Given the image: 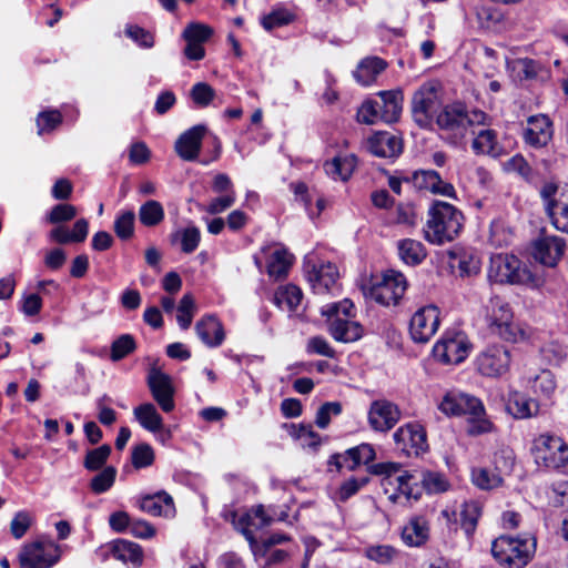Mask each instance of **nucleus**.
Listing matches in <instances>:
<instances>
[{"mask_svg":"<svg viewBox=\"0 0 568 568\" xmlns=\"http://www.w3.org/2000/svg\"><path fill=\"white\" fill-rule=\"evenodd\" d=\"M148 386L153 399L164 413H170L174 409L175 389L168 374L158 368H151L148 375Z\"/></svg>","mask_w":568,"mask_h":568,"instance_id":"6ab92c4d","label":"nucleus"},{"mask_svg":"<svg viewBox=\"0 0 568 568\" xmlns=\"http://www.w3.org/2000/svg\"><path fill=\"white\" fill-rule=\"evenodd\" d=\"M321 313L327 317L328 331L335 341L352 343L363 336V326L353 321L355 313L352 301L345 298L337 303L326 304L322 307Z\"/></svg>","mask_w":568,"mask_h":568,"instance_id":"423d86ee","label":"nucleus"},{"mask_svg":"<svg viewBox=\"0 0 568 568\" xmlns=\"http://www.w3.org/2000/svg\"><path fill=\"white\" fill-rule=\"evenodd\" d=\"M438 408L446 415L469 416L468 434L480 435L491 429V423L484 417L483 403L475 396L464 393H448L440 402Z\"/></svg>","mask_w":568,"mask_h":568,"instance_id":"39448f33","label":"nucleus"},{"mask_svg":"<svg viewBox=\"0 0 568 568\" xmlns=\"http://www.w3.org/2000/svg\"><path fill=\"white\" fill-rule=\"evenodd\" d=\"M31 516L27 511H18L10 523V531L16 539L22 538L31 526Z\"/></svg>","mask_w":568,"mask_h":568,"instance_id":"338daca9","label":"nucleus"},{"mask_svg":"<svg viewBox=\"0 0 568 568\" xmlns=\"http://www.w3.org/2000/svg\"><path fill=\"white\" fill-rule=\"evenodd\" d=\"M294 20V14L286 9H276L264 16L261 20L263 28L271 31L275 28L287 26Z\"/></svg>","mask_w":568,"mask_h":568,"instance_id":"8fccbe9b","label":"nucleus"},{"mask_svg":"<svg viewBox=\"0 0 568 568\" xmlns=\"http://www.w3.org/2000/svg\"><path fill=\"white\" fill-rule=\"evenodd\" d=\"M303 293L300 287L288 284L275 293V302L278 306L285 305L288 311H295L301 304Z\"/></svg>","mask_w":568,"mask_h":568,"instance_id":"37998d69","label":"nucleus"},{"mask_svg":"<svg viewBox=\"0 0 568 568\" xmlns=\"http://www.w3.org/2000/svg\"><path fill=\"white\" fill-rule=\"evenodd\" d=\"M367 418L372 429L386 433L399 422L400 409L390 400L376 399L371 403Z\"/></svg>","mask_w":568,"mask_h":568,"instance_id":"a211bd4d","label":"nucleus"},{"mask_svg":"<svg viewBox=\"0 0 568 568\" xmlns=\"http://www.w3.org/2000/svg\"><path fill=\"white\" fill-rule=\"evenodd\" d=\"M140 508L151 516L171 517L175 513L173 498L164 490L144 496L140 500Z\"/></svg>","mask_w":568,"mask_h":568,"instance_id":"cd10ccee","label":"nucleus"},{"mask_svg":"<svg viewBox=\"0 0 568 568\" xmlns=\"http://www.w3.org/2000/svg\"><path fill=\"white\" fill-rule=\"evenodd\" d=\"M469 343L462 334L445 336L433 348L434 356L444 364H459L469 353Z\"/></svg>","mask_w":568,"mask_h":568,"instance_id":"412c9836","label":"nucleus"},{"mask_svg":"<svg viewBox=\"0 0 568 568\" xmlns=\"http://www.w3.org/2000/svg\"><path fill=\"white\" fill-rule=\"evenodd\" d=\"M134 220L135 214L133 211H125L116 216L114 221V232L119 239L126 241L133 236Z\"/></svg>","mask_w":568,"mask_h":568,"instance_id":"49530a36","label":"nucleus"},{"mask_svg":"<svg viewBox=\"0 0 568 568\" xmlns=\"http://www.w3.org/2000/svg\"><path fill=\"white\" fill-rule=\"evenodd\" d=\"M195 312L194 298L191 294H185L181 298L178 306V323L182 329H187L191 324Z\"/></svg>","mask_w":568,"mask_h":568,"instance_id":"de8ad7c7","label":"nucleus"},{"mask_svg":"<svg viewBox=\"0 0 568 568\" xmlns=\"http://www.w3.org/2000/svg\"><path fill=\"white\" fill-rule=\"evenodd\" d=\"M135 349V341L132 335L123 334L111 345V359L118 362Z\"/></svg>","mask_w":568,"mask_h":568,"instance_id":"3c124183","label":"nucleus"},{"mask_svg":"<svg viewBox=\"0 0 568 568\" xmlns=\"http://www.w3.org/2000/svg\"><path fill=\"white\" fill-rule=\"evenodd\" d=\"M124 33L133 42L143 49H151L154 47V36L149 30L143 29L136 24H126Z\"/></svg>","mask_w":568,"mask_h":568,"instance_id":"09e8293b","label":"nucleus"},{"mask_svg":"<svg viewBox=\"0 0 568 568\" xmlns=\"http://www.w3.org/2000/svg\"><path fill=\"white\" fill-rule=\"evenodd\" d=\"M463 213L453 204L435 201L428 210L424 229L426 241L436 245L454 241L463 229Z\"/></svg>","mask_w":568,"mask_h":568,"instance_id":"f03ea898","label":"nucleus"},{"mask_svg":"<svg viewBox=\"0 0 568 568\" xmlns=\"http://www.w3.org/2000/svg\"><path fill=\"white\" fill-rule=\"evenodd\" d=\"M307 280L317 294L327 293L338 278L337 267L332 263L305 266Z\"/></svg>","mask_w":568,"mask_h":568,"instance_id":"393cba45","label":"nucleus"},{"mask_svg":"<svg viewBox=\"0 0 568 568\" xmlns=\"http://www.w3.org/2000/svg\"><path fill=\"white\" fill-rule=\"evenodd\" d=\"M397 250L400 260L412 266L420 264L427 255L424 244L413 239L398 241Z\"/></svg>","mask_w":568,"mask_h":568,"instance_id":"473e14b6","label":"nucleus"},{"mask_svg":"<svg viewBox=\"0 0 568 568\" xmlns=\"http://www.w3.org/2000/svg\"><path fill=\"white\" fill-rule=\"evenodd\" d=\"M78 214L77 207L72 204L61 203L54 205L47 215L50 224H60L73 220Z\"/></svg>","mask_w":568,"mask_h":568,"instance_id":"5fc2aeb1","label":"nucleus"},{"mask_svg":"<svg viewBox=\"0 0 568 568\" xmlns=\"http://www.w3.org/2000/svg\"><path fill=\"white\" fill-rule=\"evenodd\" d=\"M429 538V523L425 516L409 518L402 530V539L409 547H420Z\"/></svg>","mask_w":568,"mask_h":568,"instance_id":"a878e982","label":"nucleus"},{"mask_svg":"<svg viewBox=\"0 0 568 568\" xmlns=\"http://www.w3.org/2000/svg\"><path fill=\"white\" fill-rule=\"evenodd\" d=\"M368 151L379 158H396L403 151V142L392 132L379 131L367 140Z\"/></svg>","mask_w":568,"mask_h":568,"instance_id":"b1692460","label":"nucleus"},{"mask_svg":"<svg viewBox=\"0 0 568 568\" xmlns=\"http://www.w3.org/2000/svg\"><path fill=\"white\" fill-rule=\"evenodd\" d=\"M505 168L507 171L518 173L526 181H530L532 179V169L527 160L520 154H516L510 158L506 162Z\"/></svg>","mask_w":568,"mask_h":568,"instance_id":"69168bd1","label":"nucleus"},{"mask_svg":"<svg viewBox=\"0 0 568 568\" xmlns=\"http://www.w3.org/2000/svg\"><path fill=\"white\" fill-rule=\"evenodd\" d=\"M207 132L204 124H197L183 132L175 141V152L184 161H195L200 154L202 140Z\"/></svg>","mask_w":568,"mask_h":568,"instance_id":"5701e85b","label":"nucleus"},{"mask_svg":"<svg viewBox=\"0 0 568 568\" xmlns=\"http://www.w3.org/2000/svg\"><path fill=\"white\" fill-rule=\"evenodd\" d=\"M488 278L499 284H528L534 275L515 255L498 254L490 258Z\"/></svg>","mask_w":568,"mask_h":568,"instance_id":"1a4fd4ad","label":"nucleus"},{"mask_svg":"<svg viewBox=\"0 0 568 568\" xmlns=\"http://www.w3.org/2000/svg\"><path fill=\"white\" fill-rule=\"evenodd\" d=\"M60 558V546L47 538L24 544L18 555L20 568H52Z\"/></svg>","mask_w":568,"mask_h":568,"instance_id":"9d476101","label":"nucleus"},{"mask_svg":"<svg viewBox=\"0 0 568 568\" xmlns=\"http://www.w3.org/2000/svg\"><path fill=\"white\" fill-rule=\"evenodd\" d=\"M111 455V446L103 444L98 448L87 452L83 460V466L90 471H97L104 468L108 458Z\"/></svg>","mask_w":568,"mask_h":568,"instance_id":"c03bdc74","label":"nucleus"},{"mask_svg":"<svg viewBox=\"0 0 568 568\" xmlns=\"http://www.w3.org/2000/svg\"><path fill=\"white\" fill-rule=\"evenodd\" d=\"M252 515L255 518L260 519V524L257 525V527H264L272 523V518L266 515L263 505L253 507L251 514L243 515L235 524V528L240 530L244 535L246 540H248L251 544H253L255 540L253 532L248 529V526L253 525Z\"/></svg>","mask_w":568,"mask_h":568,"instance_id":"4c0bfd02","label":"nucleus"},{"mask_svg":"<svg viewBox=\"0 0 568 568\" xmlns=\"http://www.w3.org/2000/svg\"><path fill=\"white\" fill-rule=\"evenodd\" d=\"M471 148L477 154H487L491 156H498L500 154L497 134L490 129L480 130L474 139Z\"/></svg>","mask_w":568,"mask_h":568,"instance_id":"e433bc0d","label":"nucleus"},{"mask_svg":"<svg viewBox=\"0 0 568 568\" xmlns=\"http://www.w3.org/2000/svg\"><path fill=\"white\" fill-rule=\"evenodd\" d=\"M486 113L480 110L469 112L462 102L446 104L436 115V124L443 136L453 145H458L473 125L484 124Z\"/></svg>","mask_w":568,"mask_h":568,"instance_id":"7ed1b4c3","label":"nucleus"},{"mask_svg":"<svg viewBox=\"0 0 568 568\" xmlns=\"http://www.w3.org/2000/svg\"><path fill=\"white\" fill-rule=\"evenodd\" d=\"M509 364L510 352L501 345H491L477 357L478 371L485 376H500L508 371Z\"/></svg>","mask_w":568,"mask_h":568,"instance_id":"aec40b11","label":"nucleus"},{"mask_svg":"<svg viewBox=\"0 0 568 568\" xmlns=\"http://www.w3.org/2000/svg\"><path fill=\"white\" fill-rule=\"evenodd\" d=\"M407 290L405 276L397 271L388 270L381 277L373 278L363 286L365 297L383 306L397 305Z\"/></svg>","mask_w":568,"mask_h":568,"instance_id":"0eeeda50","label":"nucleus"},{"mask_svg":"<svg viewBox=\"0 0 568 568\" xmlns=\"http://www.w3.org/2000/svg\"><path fill=\"white\" fill-rule=\"evenodd\" d=\"M507 412L515 418H529L536 416L539 404L519 392H510L506 402Z\"/></svg>","mask_w":568,"mask_h":568,"instance_id":"c756f323","label":"nucleus"},{"mask_svg":"<svg viewBox=\"0 0 568 568\" xmlns=\"http://www.w3.org/2000/svg\"><path fill=\"white\" fill-rule=\"evenodd\" d=\"M376 458V453L371 444L363 443L358 446L346 449L342 454H334L328 460L329 466H335L337 470L346 469L354 471L361 465H369ZM369 470V468H367ZM372 474L371 471H368Z\"/></svg>","mask_w":568,"mask_h":568,"instance_id":"f3484780","label":"nucleus"},{"mask_svg":"<svg viewBox=\"0 0 568 568\" xmlns=\"http://www.w3.org/2000/svg\"><path fill=\"white\" fill-rule=\"evenodd\" d=\"M369 483L368 476L361 477H351L345 480L339 487V499L345 501L356 493L359 491L361 488L365 487Z\"/></svg>","mask_w":568,"mask_h":568,"instance_id":"bf43d9fd","label":"nucleus"},{"mask_svg":"<svg viewBox=\"0 0 568 568\" xmlns=\"http://www.w3.org/2000/svg\"><path fill=\"white\" fill-rule=\"evenodd\" d=\"M460 526L467 536H471L476 530L478 519L481 515L479 503L470 500L465 501L460 509Z\"/></svg>","mask_w":568,"mask_h":568,"instance_id":"58836bf2","label":"nucleus"},{"mask_svg":"<svg viewBox=\"0 0 568 568\" xmlns=\"http://www.w3.org/2000/svg\"><path fill=\"white\" fill-rule=\"evenodd\" d=\"M342 413V404L339 402H326L316 413L315 424L317 427L325 429L332 416H338Z\"/></svg>","mask_w":568,"mask_h":568,"instance_id":"4d7b16f0","label":"nucleus"},{"mask_svg":"<svg viewBox=\"0 0 568 568\" xmlns=\"http://www.w3.org/2000/svg\"><path fill=\"white\" fill-rule=\"evenodd\" d=\"M291 435L302 440L304 446L316 449L321 444L320 435L314 432L312 425L301 424L300 426L291 425Z\"/></svg>","mask_w":568,"mask_h":568,"instance_id":"603ef678","label":"nucleus"},{"mask_svg":"<svg viewBox=\"0 0 568 568\" xmlns=\"http://www.w3.org/2000/svg\"><path fill=\"white\" fill-rule=\"evenodd\" d=\"M133 414L140 425L152 433L162 432L163 419L152 403H144L135 407Z\"/></svg>","mask_w":568,"mask_h":568,"instance_id":"72a5a7b5","label":"nucleus"},{"mask_svg":"<svg viewBox=\"0 0 568 568\" xmlns=\"http://www.w3.org/2000/svg\"><path fill=\"white\" fill-rule=\"evenodd\" d=\"M306 351L308 353L318 354L329 358L335 357V351L331 347L328 342L322 336H314L308 339Z\"/></svg>","mask_w":568,"mask_h":568,"instance_id":"774afa93","label":"nucleus"},{"mask_svg":"<svg viewBox=\"0 0 568 568\" xmlns=\"http://www.w3.org/2000/svg\"><path fill=\"white\" fill-rule=\"evenodd\" d=\"M372 475L383 476L382 486L393 504L405 505L417 500L423 489L427 493H442L447 489L445 477L437 471L403 470L397 463H378L369 467Z\"/></svg>","mask_w":568,"mask_h":568,"instance_id":"f257e3e1","label":"nucleus"},{"mask_svg":"<svg viewBox=\"0 0 568 568\" xmlns=\"http://www.w3.org/2000/svg\"><path fill=\"white\" fill-rule=\"evenodd\" d=\"M293 263V255L285 248L276 250L270 256L267 263V273L275 280L284 278Z\"/></svg>","mask_w":568,"mask_h":568,"instance_id":"c9c22d12","label":"nucleus"},{"mask_svg":"<svg viewBox=\"0 0 568 568\" xmlns=\"http://www.w3.org/2000/svg\"><path fill=\"white\" fill-rule=\"evenodd\" d=\"M190 97L197 106L205 108L215 98V90L206 82H197L192 87Z\"/></svg>","mask_w":568,"mask_h":568,"instance_id":"864d4df0","label":"nucleus"},{"mask_svg":"<svg viewBox=\"0 0 568 568\" xmlns=\"http://www.w3.org/2000/svg\"><path fill=\"white\" fill-rule=\"evenodd\" d=\"M357 165L355 154L337 155L324 164L325 173L333 180L347 181Z\"/></svg>","mask_w":568,"mask_h":568,"instance_id":"7c9ffc66","label":"nucleus"},{"mask_svg":"<svg viewBox=\"0 0 568 568\" xmlns=\"http://www.w3.org/2000/svg\"><path fill=\"white\" fill-rule=\"evenodd\" d=\"M486 308L491 334L511 343L525 339V331L513 321V311L506 301L494 296L489 300Z\"/></svg>","mask_w":568,"mask_h":568,"instance_id":"6e6552de","label":"nucleus"},{"mask_svg":"<svg viewBox=\"0 0 568 568\" xmlns=\"http://www.w3.org/2000/svg\"><path fill=\"white\" fill-rule=\"evenodd\" d=\"M396 447L407 456L424 453L428 448L424 427L417 423L400 426L393 435Z\"/></svg>","mask_w":568,"mask_h":568,"instance_id":"dca6fc26","label":"nucleus"},{"mask_svg":"<svg viewBox=\"0 0 568 568\" xmlns=\"http://www.w3.org/2000/svg\"><path fill=\"white\" fill-rule=\"evenodd\" d=\"M439 326V310L427 305L417 310L410 318L409 334L416 343H427Z\"/></svg>","mask_w":568,"mask_h":568,"instance_id":"2eb2a0df","label":"nucleus"},{"mask_svg":"<svg viewBox=\"0 0 568 568\" xmlns=\"http://www.w3.org/2000/svg\"><path fill=\"white\" fill-rule=\"evenodd\" d=\"M566 251V241L558 236L548 234L541 230L539 236L532 242V257L540 264L554 267L561 260Z\"/></svg>","mask_w":568,"mask_h":568,"instance_id":"4468645a","label":"nucleus"},{"mask_svg":"<svg viewBox=\"0 0 568 568\" xmlns=\"http://www.w3.org/2000/svg\"><path fill=\"white\" fill-rule=\"evenodd\" d=\"M532 454L539 466L559 469L568 464V444L559 436L542 434L534 442Z\"/></svg>","mask_w":568,"mask_h":568,"instance_id":"9b49d317","label":"nucleus"},{"mask_svg":"<svg viewBox=\"0 0 568 568\" xmlns=\"http://www.w3.org/2000/svg\"><path fill=\"white\" fill-rule=\"evenodd\" d=\"M471 481L483 490H490L501 486L503 478L495 470L479 467L471 470Z\"/></svg>","mask_w":568,"mask_h":568,"instance_id":"a19ab883","label":"nucleus"},{"mask_svg":"<svg viewBox=\"0 0 568 568\" xmlns=\"http://www.w3.org/2000/svg\"><path fill=\"white\" fill-rule=\"evenodd\" d=\"M552 121L546 114L530 115L527 125L523 129V138L526 144L540 149L546 146L552 139Z\"/></svg>","mask_w":568,"mask_h":568,"instance_id":"4be33fe9","label":"nucleus"},{"mask_svg":"<svg viewBox=\"0 0 568 568\" xmlns=\"http://www.w3.org/2000/svg\"><path fill=\"white\" fill-rule=\"evenodd\" d=\"M377 101L381 110V121L394 123L399 119L403 108V93L400 90L381 91Z\"/></svg>","mask_w":568,"mask_h":568,"instance_id":"c85d7f7f","label":"nucleus"},{"mask_svg":"<svg viewBox=\"0 0 568 568\" xmlns=\"http://www.w3.org/2000/svg\"><path fill=\"white\" fill-rule=\"evenodd\" d=\"M387 63L377 57L366 58L361 61L354 71V78L363 85L372 84L376 78L386 69Z\"/></svg>","mask_w":568,"mask_h":568,"instance_id":"2f4dec72","label":"nucleus"},{"mask_svg":"<svg viewBox=\"0 0 568 568\" xmlns=\"http://www.w3.org/2000/svg\"><path fill=\"white\" fill-rule=\"evenodd\" d=\"M397 551L388 545L372 546L366 549V556L381 565H387L395 558Z\"/></svg>","mask_w":568,"mask_h":568,"instance_id":"13d9d810","label":"nucleus"},{"mask_svg":"<svg viewBox=\"0 0 568 568\" xmlns=\"http://www.w3.org/2000/svg\"><path fill=\"white\" fill-rule=\"evenodd\" d=\"M112 555L114 558L133 565H141L143 559L142 548L132 541L118 539L112 545Z\"/></svg>","mask_w":568,"mask_h":568,"instance_id":"f704fd0d","label":"nucleus"},{"mask_svg":"<svg viewBox=\"0 0 568 568\" xmlns=\"http://www.w3.org/2000/svg\"><path fill=\"white\" fill-rule=\"evenodd\" d=\"M213 33L214 30L210 26L201 22H191L183 30L182 38L203 44L210 40Z\"/></svg>","mask_w":568,"mask_h":568,"instance_id":"a18cd8bd","label":"nucleus"},{"mask_svg":"<svg viewBox=\"0 0 568 568\" xmlns=\"http://www.w3.org/2000/svg\"><path fill=\"white\" fill-rule=\"evenodd\" d=\"M536 545V538L529 534L503 535L493 541L491 554L506 568H524L532 559Z\"/></svg>","mask_w":568,"mask_h":568,"instance_id":"20e7f679","label":"nucleus"},{"mask_svg":"<svg viewBox=\"0 0 568 568\" xmlns=\"http://www.w3.org/2000/svg\"><path fill=\"white\" fill-rule=\"evenodd\" d=\"M515 70L521 80H534L541 70V65L532 59L525 58L515 62Z\"/></svg>","mask_w":568,"mask_h":568,"instance_id":"680f3d73","label":"nucleus"},{"mask_svg":"<svg viewBox=\"0 0 568 568\" xmlns=\"http://www.w3.org/2000/svg\"><path fill=\"white\" fill-rule=\"evenodd\" d=\"M540 196L551 224L568 234V187L560 189L555 183H546L540 190Z\"/></svg>","mask_w":568,"mask_h":568,"instance_id":"ddd939ff","label":"nucleus"},{"mask_svg":"<svg viewBox=\"0 0 568 568\" xmlns=\"http://www.w3.org/2000/svg\"><path fill=\"white\" fill-rule=\"evenodd\" d=\"M440 98L434 83H425L415 91L412 98V115L415 123L423 129L430 128L439 112Z\"/></svg>","mask_w":568,"mask_h":568,"instance_id":"f8f14e48","label":"nucleus"},{"mask_svg":"<svg viewBox=\"0 0 568 568\" xmlns=\"http://www.w3.org/2000/svg\"><path fill=\"white\" fill-rule=\"evenodd\" d=\"M154 462V452L152 447L142 443L133 447L132 449V465L136 468H145L153 464Z\"/></svg>","mask_w":568,"mask_h":568,"instance_id":"6e6d98bb","label":"nucleus"},{"mask_svg":"<svg viewBox=\"0 0 568 568\" xmlns=\"http://www.w3.org/2000/svg\"><path fill=\"white\" fill-rule=\"evenodd\" d=\"M357 120L365 124H374L379 121L381 110L377 101H365L357 111Z\"/></svg>","mask_w":568,"mask_h":568,"instance_id":"0e129e2a","label":"nucleus"},{"mask_svg":"<svg viewBox=\"0 0 568 568\" xmlns=\"http://www.w3.org/2000/svg\"><path fill=\"white\" fill-rule=\"evenodd\" d=\"M139 220L144 226H155L164 220V209L155 200H149L139 210Z\"/></svg>","mask_w":568,"mask_h":568,"instance_id":"ea45409f","label":"nucleus"},{"mask_svg":"<svg viewBox=\"0 0 568 568\" xmlns=\"http://www.w3.org/2000/svg\"><path fill=\"white\" fill-rule=\"evenodd\" d=\"M116 473V468L113 466H105L103 469H100L90 480L89 486L92 493L100 495L108 491L115 481Z\"/></svg>","mask_w":568,"mask_h":568,"instance_id":"79ce46f5","label":"nucleus"},{"mask_svg":"<svg viewBox=\"0 0 568 568\" xmlns=\"http://www.w3.org/2000/svg\"><path fill=\"white\" fill-rule=\"evenodd\" d=\"M62 121L61 113L57 110L40 112L37 118L38 133L54 130Z\"/></svg>","mask_w":568,"mask_h":568,"instance_id":"052dcab7","label":"nucleus"},{"mask_svg":"<svg viewBox=\"0 0 568 568\" xmlns=\"http://www.w3.org/2000/svg\"><path fill=\"white\" fill-rule=\"evenodd\" d=\"M201 241V233L196 226H189L181 232V250L183 253H193Z\"/></svg>","mask_w":568,"mask_h":568,"instance_id":"e2e57ef3","label":"nucleus"},{"mask_svg":"<svg viewBox=\"0 0 568 568\" xmlns=\"http://www.w3.org/2000/svg\"><path fill=\"white\" fill-rule=\"evenodd\" d=\"M200 339L209 347L220 346L225 337L223 325L213 315H205L195 325Z\"/></svg>","mask_w":568,"mask_h":568,"instance_id":"bb28decb","label":"nucleus"}]
</instances>
